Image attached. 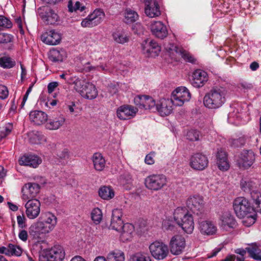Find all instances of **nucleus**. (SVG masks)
Returning a JSON list of instances; mask_svg holds the SVG:
<instances>
[{"instance_id":"f257e3e1","label":"nucleus","mask_w":261,"mask_h":261,"mask_svg":"<svg viewBox=\"0 0 261 261\" xmlns=\"http://www.w3.org/2000/svg\"><path fill=\"white\" fill-rule=\"evenodd\" d=\"M253 204V206H251L249 200L243 197H239L233 202V208L237 217L240 219L246 218V220L243 221V223L248 227L253 225L256 220L255 212H258L256 205Z\"/></svg>"},{"instance_id":"f03ea898","label":"nucleus","mask_w":261,"mask_h":261,"mask_svg":"<svg viewBox=\"0 0 261 261\" xmlns=\"http://www.w3.org/2000/svg\"><path fill=\"white\" fill-rule=\"evenodd\" d=\"M226 91L223 88H213L203 98L204 105L212 109L221 107L225 101Z\"/></svg>"},{"instance_id":"7ed1b4c3","label":"nucleus","mask_w":261,"mask_h":261,"mask_svg":"<svg viewBox=\"0 0 261 261\" xmlns=\"http://www.w3.org/2000/svg\"><path fill=\"white\" fill-rule=\"evenodd\" d=\"M176 223L187 233H191L194 228L193 218L185 207H177L174 213Z\"/></svg>"},{"instance_id":"20e7f679","label":"nucleus","mask_w":261,"mask_h":261,"mask_svg":"<svg viewBox=\"0 0 261 261\" xmlns=\"http://www.w3.org/2000/svg\"><path fill=\"white\" fill-rule=\"evenodd\" d=\"M73 84L74 89L82 97L88 99H93L97 97L98 91L93 84L79 79H76Z\"/></svg>"},{"instance_id":"39448f33","label":"nucleus","mask_w":261,"mask_h":261,"mask_svg":"<svg viewBox=\"0 0 261 261\" xmlns=\"http://www.w3.org/2000/svg\"><path fill=\"white\" fill-rule=\"evenodd\" d=\"M167 178L163 174H152L147 176L145 180L146 188L153 191H158L167 184Z\"/></svg>"},{"instance_id":"423d86ee","label":"nucleus","mask_w":261,"mask_h":261,"mask_svg":"<svg viewBox=\"0 0 261 261\" xmlns=\"http://www.w3.org/2000/svg\"><path fill=\"white\" fill-rule=\"evenodd\" d=\"M149 248L152 257L157 260L165 259L169 253L168 246L162 242L155 241L152 243Z\"/></svg>"},{"instance_id":"0eeeda50","label":"nucleus","mask_w":261,"mask_h":261,"mask_svg":"<svg viewBox=\"0 0 261 261\" xmlns=\"http://www.w3.org/2000/svg\"><path fill=\"white\" fill-rule=\"evenodd\" d=\"M191 98V94L185 87L176 88L172 93L171 100L172 103L176 106H181L185 101H188Z\"/></svg>"},{"instance_id":"6e6552de","label":"nucleus","mask_w":261,"mask_h":261,"mask_svg":"<svg viewBox=\"0 0 261 261\" xmlns=\"http://www.w3.org/2000/svg\"><path fill=\"white\" fill-rule=\"evenodd\" d=\"M187 207L197 216L204 214V201L203 198L199 195H194L189 197L186 202Z\"/></svg>"},{"instance_id":"1a4fd4ad","label":"nucleus","mask_w":261,"mask_h":261,"mask_svg":"<svg viewBox=\"0 0 261 261\" xmlns=\"http://www.w3.org/2000/svg\"><path fill=\"white\" fill-rule=\"evenodd\" d=\"M105 14L101 10H95L89 15L81 22L83 27L92 28L100 24L103 20Z\"/></svg>"},{"instance_id":"9d476101","label":"nucleus","mask_w":261,"mask_h":261,"mask_svg":"<svg viewBox=\"0 0 261 261\" xmlns=\"http://www.w3.org/2000/svg\"><path fill=\"white\" fill-rule=\"evenodd\" d=\"M38 11L40 17L47 24H54L59 20L57 14L48 7L39 8Z\"/></svg>"},{"instance_id":"9b49d317","label":"nucleus","mask_w":261,"mask_h":261,"mask_svg":"<svg viewBox=\"0 0 261 261\" xmlns=\"http://www.w3.org/2000/svg\"><path fill=\"white\" fill-rule=\"evenodd\" d=\"M39 190L40 186L38 184L29 182L25 184L21 189L22 199L23 200L35 199Z\"/></svg>"},{"instance_id":"f8f14e48","label":"nucleus","mask_w":261,"mask_h":261,"mask_svg":"<svg viewBox=\"0 0 261 261\" xmlns=\"http://www.w3.org/2000/svg\"><path fill=\"white\" fill-rule=\"evenodd\" d=\"M40 202L37 199L28 200L25 204V214L30 219L37 218L40 213Z\"/></svg>"},{"instance_id":"ddd939ff","label":"nucleus","mask_w":261,"mask_h":261,"mask_svg":"<svg viewBox=\"0 0 261 261\" xmlns=\"http://www.w3.org/2000/svg\"><path fill=\"white\" fill-rule=\"evenodd\" d=\"M65 252L62 246H55L42 258L41 261H62Z\"/></svg>"},{"instance_id":"4468645a","label":"nucleus","mask_w":261,"mask_h":261,"mask_svg":"<svg viewBox=\"0 0 261 261\" xmlns=\"http://www.w3.org/2000/svg\"><path fill=\"white\" fill-rule=\"evenodd\" d=\"M185 247V239L181 236H174L170 241V251L173 254H180L183 251Z\"/></svg>"},{"instance_id":"2eb2a0df","label":"nucleus","mask_w":261,"mask_h":261,"mask_svg":"<svg viewBox=\"0 0 261 261\" xmlns=\"http://www.w3.org/2000/svg\"><path fill=\"white\" fill-rule=\"evenodd\" d=\"M208 165L207 158L202 153H197L193 154L190 159L191 167L197 170L204 169Z\"/></svg>"},{"instance_id":"dca6fc26","label":"nucleus","mask_w":261,"mask_h":261,"mask_svg":"<svg viewBox=\"0 0 261 261\" xmlns=\"http://www.w3.org/2000/svg\"><path fill=\"white\" fill-rule=\"evenodd\" d=\"M241 185L244 191L247 189L250 191L253 203L256 205L257 211L261 213V194L257 191L253 190L252 182L245 181L244 184L242 182Z\"/></svg>"},{"instance_id":"f3484780","label":"nucleus","mask_w":261,"mask_h":261,"mask_svg":"<svg viewBox=\"0 0 261 261\" xmlns=\"http://www.w3.org/2000/svg\"><path fill=\"white\" fill-rule=\"evenodd\" d=\"M49 226L44 224V222L39 219L38 221L33 224L29 228V233L35 238H39L41 234H44L51 231Z\"/></svg>"},{"instance_id":"a211bd4d","label":"nucleus","mask_w":261,"mask_h":261,"mask_svg":"<svg viewBox=\"0 0 261 261\" xmlns=\"http://www.w3.org/2000/svg\"><path fill=\"white\" fill-rule=\"evenodd\" d=\"M138 109L130 105H123L117 110V116L121 120H127L134 117Z\"/></svg>"},{"instance_id":"6ab92c4d","label":"nucleus","mask_w":261,"mask_h":261,"mask_svg":"<svg viewBox=\"0 0 261 261\" xmlns=\"http://www.w3.org/2000/svg\"><path fill=\"white\" fill-rule=\"evenodd\" d=\"M238 163L245 168L250 167L255 161V154L251 150H243L239 155Z\"/></svg>"},{"instance_id":"aec40b11","label":"nucleus","mask_w":261,"mask_h":261,"mask_svg":"<svg viewBox=\"0 0 261 261\" xmlns=\"http://www.w3.org/2000/svg\"><path fill=\"white\" fill-rule=\"evenodd\" d=\"M150 30L152 34L161 39L165 38L168 35L166 26L161 21H153L150 25Z\"/></svg>"},{"instance_id":"412c9836","label":"nucleus","mask_w":261,"mask_h":261,"mask_svg":"<svg viewBox=\"0 0 261 261\" xmlns=\"http://www.w3.org/2000/svg\"><path fill=\"white\" fill-rule=\"evenodd\" d=\"M142 49L144 53L154 57L158 56L161 51V46L154 41L145 40L142 44Z\"/></svg>"},{"instance_id":"4be33fe9","label":"nucleus","mask_w":261,"mask_h":261,"mask_svg":"<svg viewBox=\"0 0 261 261\" xmlns=\"http://www.w3.org/2000/svg\"><path fill=\"white\" fill-rule=\"evenodd\" d=\"M207 81V73L202 70L197 69L193 73L191 83L194 87L200 88L203 86Z\"/></svg>"},{"instance_id":"5701e85b","label":"nucleus","mask_w":261,"mask_h":261,"mask_svg":"<svg viewBox=\"0 0 261 261\" xmlns=\"http://www.w3.org/2000/svg\"><path fill=\"white\" fill-rule=\"evenodd\" d=\"M122 212L121 209L116 208L112 211L110 227L117 231H121L123 222L121 219Z\"/></svg>"},{"instance_id":"b1692460","label":"nucleus","mask_w":261,"mask_h":261,"mask_svg":"<svg viewBox=\"0 0 261 261\" xmlns=\"http://www.w3.org/2000/svg\"><path fill=\"white\" fill-rule=\"evenodd\" d=\"M41 38L43 42L52 45L58 44L61 39L60 34L54 30H51L43 33Z\"/></svg>"},{"instance_id":"393cba45","label":"nucleus","mask_w":261,"mask_h":261,"mask_svg":"<svg viewBox=\"0 0 261 261\" xmlns=\"http://www.w3.org/2000/svg\"><path fill=\"white\" fill-rule=\"evenodd\" d=\"M41 162V160L38 156L29 154L22 156L19 160V164L36 168Z\"/></svg>"},{"instance_id":"a878e982","label":"nucleus","mask_w":261,"mask_h":261,"mask_svg":"<svg viewBox=\"0 0 261 261\" xmlns=\"http://www.w3.org/2000/svg\"><path fill=\"white\" fill-rule=\"evenodd\" d=\"M171 100L163 99L156 105V109L162 116L169 115L172 111Z\"/></svg>"},{"instance_id":"bb28decb","label":"nucleus","mask_w":261,"mask_h":261,"mask_svg":"<svg viewBox=\"0 0 261 261\" xmlns=\"http://www.w3.org/2000/svg\"><path fill=\"white\" fill-rule=\"evenodd\" d=\"M30 120L36 125H41L47 120V115L41 111H33L30 113Z\"/></svg>"},{"instance_id":"cd10ccee","label":"nucleus","mask_w":261,"mask_h":261,"mask_svg":"<svg viewBox=\"0 0 261 261\" xmlns=\"http://www.w3.org/2000/svg\"><path fill=\"white\" fill-rule=\"evenodd\" d=\"M217 164L221 170H227L229 167L227 154L223 149L218 150L217 153Z\"/></svg>"},{"instance_id":"c85d7f7f","label":"nucleus","mask_w":261,"mask_h":261,"mask_svg":"<svg viewBox=\"0 0 261 261\" xmlns=\"http://www.w3.org/2000/svg\"><path fill=\"white\" fill-rule=\"evenodd\" d=\"M199 229L203 234L213 235L215 233L217 228L212 222L204 221L199 223Z\"/></svg>"},{"instance_id":"c756f323","label":"nucleus","mask_w":261,"mask_h":261,"mask_svg":"<svg viewBox=\"0 0 261 261\" xmlns=\"http://www.w3.org/2000/svg\"><path fill=\"white\" fill-rule=\"evenodd\" d=\"M247 252L250 257L256 260H261V249L257 243H252L246 247Z\"/></svg>"},{"instance_id":"7c9ffc66","label":"nucleus","mask_w":261,"mask_h":261,"mask_svg":"<svg viewBox=\"0 0 261 261\" xmlns=\"http://www.w3.org/2000/svg\"><path fill=\"white\" fill-rule=\"evenodd\" d=\"M145 13L146 15L150 17H156L161 15V11L159 5L158 3L149 4V5H145Z\"/></svg>"},{"instance_id":"2f4dec72","label":"nucleus","mask_w":261,"mask_h":261,"mask_svg":"<svg viewBox=\"0 0 261 261\" xmlns=\"http://www.w3.org/2000/svg\"><path fill=\"white\" fill-rule=\"evenodd\" d=\"M39 219L44 222V224L49 226L51 229H53L57 224V218L50 213L42 214Z\"/></svg>"},{"instance_id":"473e14b6","label":"nucleus","mask_w":261,"mask_h":261,"mask_svg":"<svg viewBox=\"0 0 261 261\" xmlns=\"http://www.w3.org/2000/svg\"><path fill=\"white\" fill-rule=\"evenodd\" d=\"M98 195L102 199L109 200L114 197L115 193L110 186H104L99 189Z\"/></svg>"},{"instance_id":"72a5a7b5","label":"nucleus","mask_w":261,"mask_h":261,"mask_svg":"<svg viewBox=\"0 0 261 261\" xmlns=\"http://www.w3.org/2000/svg\"><path fill=\"white\" fill-rule=\"evenodd\" d=\"M94 168L97 171H102L105 167V160L100 153H95L93 155Z\"/></svg>"},{"instance_id":"f704fd0d","label":"nucleus","mask_w":261,"mask_h":261,"mask_svg":"<svg viewBox=\"0 0 261 261\" xmlns=\"http://www.w3.org/2000/svg\"><path fill=\"white\" fill-rule=\"evenodd\" d=\"M65 122V119L63 117H59L54 119H50L46 124V128L50 130L58 129Z\"/></svg>"},{"instance_id":"c9c22d12","label":"nucleus","mask_w":261,"mask_h":261,"mask_svg":"<svg viewBox=\"0 0 261 261\" xmlns=\"http://www.w3.org/2000/svg\"><path fill=\"white\" fill-rule=\"evenodd\" d=\"M114 40L120 44L127 43L129 40V36L123 31H117L112 34Z\"/></svg>"},{"instance_id":"e433bc0d","label":"nucleus","mask_w":261,"mask_h":261,"mask_svg":"<svg viewBox=\"0 0 261 261\" xmlns=\"http://www.w3.org/2000/svg\"><path fill=\"white\" fill-rule=\"evenodd\" d=\"M65 55V53L63 50L60 51L53 49L49 51V59L53 62H62Z\"/></svg>"},{"instance_id":"4c0bfd02","label":"nucleus","mask_w":261,"mask_h":261,"mask_svg":"<svg viewBox=\"0 0 261 261\" xmlns=\"http://www.w3.org/2000/svg\"><path fill=\"white\" fill-rule=\"evenodd\" d=\"M121 237L125 240H128L132 238V234L134 231V226L130 223L123 224L122 226Z\"/></svg>"},{"instance_id":"58836bf2","label":"nucleus","mask_w":261,"mask_h":261,"mask_svg":"<svg viewBox=\"0 0 261 261\" xmlns=\"http://www.w3.org/2000/svg\"><path fill=\"white\" fill-rule=\"evenodd\" d=\"M107 259L108 261H124V254L121 251H114L108 254Z\"/></svg>"},{"instance_id":"ea45409f","label":"nucleus","mask_w":261,"mask_h":261,"mask_svg":"<svg viewBox=\"0 0 261 261\" xmlns=\"http://www.w3.org/2000/svg\"><path fill=\"white\" fill-rule=\"evenodd\" d=\"M138 14L134 10L126 9L125 12L124 22L130 23L136 21L138 19Z\"/></svg>"},{"instance_id":"a19ab883","label":"nucleus","mask_w":261,"mask_h":261,"mask_svg":"<svg viewBox=\"0 0 261 261\" xmlns=\"http://www.w3.org/2000/svg\"><path fill=\"white\" fill-rule=\"evenodd\" d=\"M222 224L224 226L233 228L236 225V221L234 217L229 214H226L222 217Z\"/></svg>"},{"instance_id":"79ce46f5","label":"nucleus","mask_w":261,"mask_h":261,"mask_svg":"<svg viewBox=\"0 0 261 261\" xmlns=\"http://www.w3.org/2000/svg\"><path fill=\"white\" fill-rule=\"evenodd\" d=\"M15 65V61L11 58L4 56L0 58V66L4 68H10Z\"/></svg>"},{"instance_id":"37998d69","label":"nucleus","mask_w":261,"mask_h":261,"mask_svg":"<svg viewBox=\"0 0 261 261\" xmlns=\"http://www.w3.org/2000/svg\"><path fill=\"white\" fill-rule=\"evenodd\" d=\"M143 97V107L145 109H151L156 107L155 100L151 97L147 95H144Z\"/></svg>"},{"instance_id":"c03bdc74","label":"nucleus","mask_w":261,"mask_h":261,"mask_svg":"<svg viewBox=\"0 0 261 261\" xmlns=\"http://www.w3.org/2000/svg\"><path fill=\"white\" fill-rule=\"evenodd\" d=\"M91 219L96 224H99L101 221L102 214L98 208H94L91 214Z\"/></svg>"},{"instance_id":"a18cd8bd","label":"nucleus","mask_w":261,"mask_h":261,"mask_svg":"<svg viewBox=\"0 0 261 261\" xmlns=\"http://www.w3.org/2000/svg\"><path fill=\"white\" fill-rule=\"evenodd\" d=\"M45 140L46 139L44 136L38 132L33 134L30 138V142L34 144L41 143L43 141H45Z\"/></svg>"},{"instance_id":"49530a36","label":"nucleus","mask_w":261,"mask_h":261,"mask_svg":"<svg viewBox=\"0 0 261 261\" xmlns=\"http://www.w3.org/2000/svg\"><path fill=\"white\" fill-rule=\"evenodd\" d=\"M68 8L69 11L70 12H73L77 10H80L81 12H82L85 9V7L84 6H81V3L78 1L76 2L74 6H73V3L71 0L68 2Z\"/></svg>"},{"instance_id":"de8ad7c7","label":"nucleus","mask_w":261,"mask_h":261,"mask_svg":"<svg viewBox=\"0 0 261 261\" xmlns=\"http://www.w3.org/2000/svg\"><path fill=\"white\" fill-rule=\"evenodd\" d=\"M130 261H151V260L146 254L137 253L130 258Z\"/></svg>"},{"instance_id":"09e8293b","label":"nucleus","mask_w":261,"mask_h":261,"mask_svg":"<svg viewBox=\"0 0 261 261\" xmlns=\"http://www.w3.org/2000/svg\"><path fill=\"white\" fill-rule=\"evenodd\" d=\"M9 252L10 255H16L19 256L22 253V249L20 247L12 244L9 245Z\"/></svg>"},{"instance_id":"8fccbe9b","label":"nucleus","mask_w":261,"mask_h":261,"mask_svg":"<svg viewBox=\"0 0 261 261\" xmlns=\"http://www.w3.org/2000/svg\"><path fill=\"white\" fill-rule=\"evenodd\" d=\"M229 143L230 146L232 147H240L244 145L245 140L243 137H240L237 139H231L229 140Z\"/></svg>"},{"instance_id":"3c124183","label":"nucleus","mask_w":261,"mask_h":261,"mask_svg":"<svg viewBox=\"0 0 261 261\" xmlns=\"http://www.w3.org/2000/svg\"><path fill=\"white\" fill-rule=\"evenodd\" d=\"M179 54L186 62L194 63L196 61L191 55L182 48L179 50Z\"/></svg>"},{"instance_id":"603ef678","label":"nucleus","mask_w":261,"mask_h":261,"mask_svg":"<svg viewBox=\"0 0 261 261\" xmlns=\"http://www.w3.org/2000/svg\"><path fill=\"white\" fill-rule=\"evenodd\" d=\"M200 132L195 129H192L187 132V138L191 141H196L199 140Z\"/></svg>"},{"instance_id":"864d4df0","label":"nucleus","mask_w":261,"mask_h":261,"mask_svg":"<svg viewBox=\"0 0 261 261\" xmlns=\"http://www.w3.org/2000/svg\"><path fill=\"white\" fill-rule=\"evenodd\" d=\"M12 26L11 21L6 17L0 15V30L3 28H10Z\"/></svg>"},{"instance_id":"5fc2aeb1","label":"nucleus","mask_w":261,"mask_h":261,"mask_svg":"<svg viewBox=\"0 0 261 261\" xmlns=\"http://www.w3.org/2000/svg\"><path fill=\"white\" fill-rule=\"evenodd\" d=\"M164 46L165 49L169 52L175 51V53L179 54V50L181 49V48H179L173 43H171L169 42H165Z\"/></svg>"},{"instance_id":"6e6d98bb","label":"nucleus","mask_w":261,"mask_h":261,"mask_svg":"<svg viewBox=\"0 0 261 261\" xmlns=\"http://www.w3.org/2000/svg\"><path fill=\"white\" fill-rule=\"evenodd\" d=\"M162 227L166 230H172L174 228L173 222L168 219L164 220L162 223Z\"/></svg>"},{"instance_id":"4d7b16f0","label":"nucleus","mask_w":261,"mask_h":261,"mask_svg":"<svg viewBox=\"0 0 261 261\" xmlns=\"http://www.w3.org/2000/svg\"><path fill=\"white\" fill-rule=\"evenodd\" d=\"M26 218L23 214L17 216V222L19 228L23 229L27 227Z\"/></svg>"},{"instance_id":"13d9d810","label":"nucleus","mask_w":261,"mask_h":261,"mask_svg":"<svg viewBox=\"0 0 261 261\" xmlns=\"http://www.w3.org/2000/svg\"><path fill=\"white\" fill-rule=\"evenodd\" d=\"M11 36L0 32V43H7L11 41Z\"/></svg>"},{"instance_id":"bf43d9fd","label":"nucleus","mask_w":261,"mask_h":261,"mask_svg":"<svg viewBox=\"0 0 261 261\" xmlns=\"http://www.w3.org/2000/svg\"><path fill=\"white\" fill-rule=\"evenodd\" d=\"M9 92L7 87L0 85V99H6L8 96Z\"/></svg>"},{"instance_id":"052dcab7","label":"nucleus","mask_w":261,"mask_h":261,"mask_svg":"<svg viewBox=\"0 0 261 261\" xmlns=\"http://www.w3.org/2000/svg\"><path fill=\"white\" fill-rule=\"evenodd\" d=\"M57 155L61 159H66L68 157V150L65 148L59 150L57 151Z\"/></svg>"},{"instance_id":"680f3d73","label":"nucleus","mask_w":261,"mask_h":261,"mask_svg":"<svg viewBox=\"0 0 261 261\" xmlns=\"http://www.w3.org/2000/svg\"><path fill=\"white\" fill-rule=\"evenodd\" d=\"M143 97H144V95H138L134 98L135 103L140 108L143 107V102H142Z\"/></svg>"},{"instance_id":"e2e57ef3","label":"nucleus","mask_w":261,"mask_h":261,"mask_svg":"<svg viewBox=\"0 0 261 261\" xmlns=\"http://www.w3.org/2000/svg\"><path fill=\"white\" fill-rule=\"evenodd\" d=\"M154 153H150L147 154L145 159V162L148 165H152L154 163V160L153 159Z\"/></svg>"},{"instance_id":"0e129e2a","label":"nucleus","mask_w":261,"mask_h":261,"mask_svg":"<svg viewBox=\"0 0 261 261\" xmlns=\"http://www.w3.org/2000/svg\"><path fill=\"white\" fill-rule=\"evenodd\" d=\"M59 85L57 82H51L47 86V90L49 93H52L55 89Z\"/></svg>"},{"instance_id":"69168bd1","label":"nucleus","mask_w":261,"mask_h":261,"mask_svg":"<svg viewBox=\"0 0 261 261\" xmlns=\"http://www.w3.org/2000/svg\"><path fill=\"white\" fill-rule=\"evenodd\" d=\"M18 237L21 240L26 241L28 238L27 231L25 230H21L19 233Z\"/></svg>"},{"instance_id":"338daca9","label":"nucleus","mask_w":261,"mask_h":261,"mask_svg":"<svg viewBox=\"0 0 261 261\" xmlns=\"http://www.w3.org/2000/svg\"><path fill=\"white\" fill-rule=\"evenodd\" d=\"M11 132V130L8 128H5L4 130H2L0 132V137L1 138H5L6 137L8 134H9Z\"/></svg>"},{"instance_id":"774afa93","label":"nucleus","mask_w":261,"mask_h":261,"mask_svg":"<svg viewBox=\"0 0 261 261\" xmlns=\"http://www.w3.org/2000/svg\"><path fill=\"white\" fill-rule=\"evenodd\" d=\"M247 252L246 248L244 249L242 248H238L235 250V253L240 254L241 256H244Z\"/></svg>"}]
</instances>
